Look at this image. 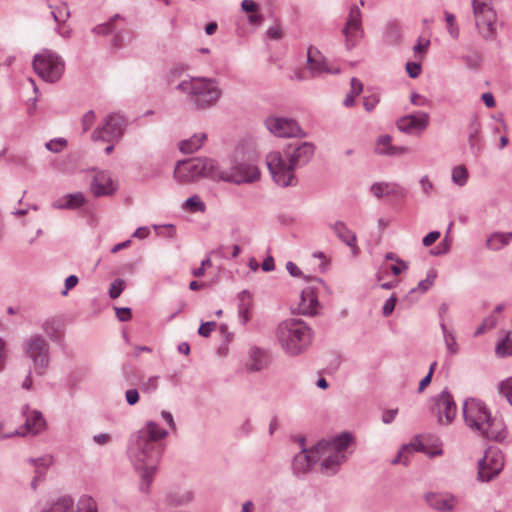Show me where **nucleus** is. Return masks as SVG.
Listing matches in <instances>:
<instances>
[{"mask_svg":"<svg viewBox=\"0 0 512 512\" xmlns=\"http://www.w3.org/2000/svg\"><path fill=\"white\" fill-rule=\"evenodd\" d=\"M194 498V494L188 489H177L165 494L163 502L167 506L177 507L189 504Z\"/></svg>","mask_w":512,"mask_h":512,"instance_id":"26","label":"nucleus"},{"mask_svg":"<svg viewBox=\"0 0 512 512\" xmlns=\"http://www.w3.org/2000/svg\"><path fill=\"white\" fill-rule=\"evenodd\" d=\"M275 338L286 355L296 357L303 354L310 347L313 332L303 320L289 318L277 325Z\"/></svg>","mask_w":512,"mask_h":512,"instance_id":"5","label":"nucleus"},{"mask_svg":"<svg viewBox=\"0 0 512 512\" xmlns=\"http://www.w3.org/2000/svg\"><path fill=\"white\" fill-rule=\"evenodd\" d=\"M95 118H96L95 113L92 110L86 112L83 115V117L81 119L83 132H87L92 127V125L94 124Z\"/></svg>","mask_w":512,"mask_h":512,"instance_id":"52","label":"nucleus"},{"mask_svg":"<svg viewBox=\"0 0 512 512\" xmlns=\"http://www.w3.org/2000/svg\"><path fill=\"white\" fill-rule=\"evenodd\" d=\"M412 455V448L409 445H404L397 456L392 460V464H403L408 465L410 462V456Z\"/></svg>","mask_w":512,"mask_h":512,"instance_id":"40","label":"nucleus"},{"mask_svg":"<svg viewBox=\"0 0 512 512\" xmlns=\"http://www.w3.org/2000/svg\"><path fill=\"white\" fill-rule=\"evenodd\" d=\"M78 284V277L70 275L65 280V290L61 292L62 295H67L68 291L73 289Z\"/></svg>","mask_w":512,"mask_h":512,"instance_id":"60","label":"nucleus"},{"mask_svg":"<svg viewBox=\"0 0 512 512\" xmlns=\"http://www.w3.org/2000/svg\"><path fill=\"white\" fill-rule=\"evenodd\" d=\"M265 126L276 137H306L299 124L291 118L270 116L265 120Z\"/></svg>","mask_w":512,"mask_h":512,"instance_id":"15","label":"nucleus"},{"mask_svg":"<svg viewBox=\"0 0 512 512\" xmlns=\"http://www.w3.org/2000/svg\"><path fill=\"white\" fill-rule=\"evenodd\" d=\"M449 231L450 229H448L445 238L436 247V250L433 252L434 255H442L449 252L452 243V240L449 237Z\"/></svg>","mask_w":512,"mask_h":512,"instance_id":"49","label":"nucleus"},{"mask_svg":"<svg viewBox=\"0 0 512 512\" xmlns=\"http://www.w3.org/2000/svg\"><path fill=\"white\" fill-rule=\"evenodd\" d=\"M425 500L431 508L442 512L452 511L455 506V498L449 495L428 493Z\"/></svg>","mask_w":512,"mask_h":512,"instance_id":"23","label":"nucleus"},{"mask_svg":"<svg viewBox=\"0 0 512 512\" xmlns=\"http://www.w3.org/2000/svg\"><path fill=\"white\" fill-rule=\"evenodd\" d=\"M445 20L447 22L449 35L457 39L459 37V27L455 23V16L452 13L446 12Z\"/></svg>","mask_w":512,"mask_h":512,"instance_id":"46","label":"nucleus"},{"mask_svg":"<svg viewBox=\"0 0 512 512\" xmlns=\"http://www.w3.org/2000/svg\"><path fill=\"white\" fill-rule=\"evenodd\" d=\"M29 462L35 467V471H43L47 469L53 462V458L50 455L43 457L30 459Z\"/></svg>","mask_w":512,"mask_h":512,"instance_id":"44","label":"nucleus"},{"mask_svg":"<svg viewBox=\"0 0 512 512\" xmlns=\"http://www.w3.org/2000/svg\"><path fill=\"white\" fill-rule=\"evenodd\" d=\"M206 139L207 136L205 133L194 134L189 139L181 141L179 143V149L185 154L194 153L203 145Z\"/></svg>","mask_w":512,"mask_h":512,"instance_id":"31","label":"nucleus"},{"mask_svg":"<svg viewBox=\"0 0 512 512\" xmlns=\"http://www.w3.org/2000/svg\"><path fill=\"white\" fill-rule=\"evenodd\" d=\"M268 364L267 354L258 347H252L249 351V361L246 367L251 372H257L264 369Z\"/></svg>","mask_w":512,"mask_h":512,"instance_id":"27","label":"nucleus"},{"mask_svg":"<svg viewBox=\"0 0 512 512\" xmlns=\"http://www.w3.org/2000/svg\"><path fill=\"white\" fill-rule=\"evenodd\" d=\"M117 190V183L107 171H97L91 182V191L96 197L110 196Z\"/></svg>","mask_w":512,"mask_h":512,"instance_id":"19","label":"nucleus"},{"mask_svg":"<svg viewBox=\"0 0 512 512\" xmlns=\"http://www.w3.org/2000/svg\"><path fill=\"white\" fill-rule=\"evenodd\" d=\"M115 310H116V316L120 321L125 322V321L130 320V318H131L130 308H126V307L115 308Z\"/></svg>","mask_w":512,"mask_h":512,"instance_id":"61","label":"nucleus"},{"mask_svg":"<svg viewBox=\"0 0 512 512\" xmlns=\"http://www.w3.org/2000/svg\"><path fill=\"white\" fill-rule=\"evenodd\" d=\"M396 302L397 298L394 295L386 300L382 310V313L385 317L389 316L393 312Z\"/></svg>","mask_w":512,"mask_h":512,"instance_id":"56","label":"nucleus"},{"mask_svg":"<svg viewBox=\"0 0 512 512\" xmlns=\"http://www.w3.org/2000/svg\"><path fill=\"white\" fill-rule=\"evenodd\" d=\"M441 329L443 331L446 348L451 355H455L458 352V345L454 334L447 330L446 325L441 323Z\"/></svg>","mask_w":512,"mask_h":512,"instance_id":"36","label":"nucleus"},{"mask_svg":"<svg viewBox=\"0 0 512 512\" xmlns=\"http://www.w3.org/2000/svg\"><path fill=\"white\" fill-rule=\"evenodd\" d=\"M375 151L379 155L396 156L408 152L406 147L394 146L389 135H382L377 139Z\"/></svg>","mask_w":512,"mask_h":512,"instance_id":"24","label":"nucleus"},{"mask_svg":"<svg viewBox=\"0 0 512 512\" xmlns=\"http://www.w3.org/2000/svg\"><path fill=\"white\" fill-rule=\"evenodd\" d=\"M22 414L25 416L24 431H16L18 435L39 434L46 427V421L38 410H31L28 405L23 406Z\"/></svg>","mask_w":512,"mask_h":512,"instance_id":"18","label":"nucleus"},{"mask_svg":"<svg viewBox=\"0 0 512 512\" xmlns=\"http://www.w3.org/2000/svg\"><path fill=\"white\" fill-rule=\"evenodd\" d=\"M216 180L241 185L244 183H252L260 178L258 167L244 160L235 158L231 160L229 166L220 167L216 165Z\"/></svg>","mask_w":512,"mask_h":512,"instance_id":"8","label":"nucleus"},{"mask_svg":"<svg viewBox=\"0 0 512 512\" xmlns=\"http://www.w3.org/2000/svg\"><path fill=\"white\" fill-rule=\"evenodd\" d=\"M314 150L315 147L310 142H295L287 145L283 152H270L266 156V163L275 183L282 187L296 185L294 170L307 164L312 159Z\"/></svg>","mask_w":512,"mask_h":512,"instance_id":"3","label":"nucleus"},{"mask_svg":"<svg viewBox=\"0 0 512 512\" xmlns=\"http://www.w3.org/2000/svg\"><path fill=\"white\" fill-rule=\"evenodd\" d=\"M429 118L430 117L427 112H418L417 114L406 115L397 121V127L400 131L407 134L422 132L427 129L429 125Z\"/></svg>","mask_w":512,"mask_h":512,"instance_id":"17","label":"nucleus"},{"mask_svg":"<svg viewBox=\"0 0 512 512\" xmlns=\"http://www.w3.org/2000/svg\"><path fill=\"white\" fill-rule=\"evenodd\" d=\"M139 392L137 389L135 388H131V389H128L126 392H125V399H126V402L133 406L135 405L136 403H138L139 401Z\"/></svg>","mask_w":512,"mask_h":512,"instance_id":"54","label":"nucleus"},{"mask_svg":"<svg viewBox=\"0 0 512 512\" xmlns=\"http://www.w3.org/2000/svg\"><path fill=\"white\" fill-rule=\"evenodd\" d=\"M504 467V458L501 451L489 449L483 458L478 461L477 478L481 482H488L497 476Z\"/></svg>","mask_w":512,"mask_h":512,"instance_id":"14","label":"nucleus"},{"mask_svg":"<svg viewBox=\"0 0 512 512\" xmlns=\"http://www.w3.org/2000/svg\"><path fill=\"white\" fill-rule=\"evenodd\" d=\"M496 354L501 357L512 355V338L511 332H507L505 337L497 344Z\"/></svg>","mask_w":512,"mask_h":512,"instance_id":"34","label":"nucleus"},{"mask_svg":"<svg viewBox=\"0 0 512 512\" xmlns=\"http://www.w3.org/2000/svg\"><path fill=\"white\" fill-rule=\"evenodd\" d=\"M398 413V409H390L386 410L382 414V421L385 424H390L394 421L396 415Z\"/></svg>","mask_w":512,"mask_h":512,"instance_id":"62","label":"nucleus"},{"mask_svg":"<svg viewBox=\"0 0 512 512\" xmlns=\"http://www.w3.org/2000/svg\"><path fill=\"white\" fill-rule=\"evenodd\" d=\"M440 238V232L439 231H432L428 233L422 240V243L425 247L431 246L433 243H435Z\"/></svg>","mask_w":512,"mask_h":512,"instance_id":"58","label":"nucleus"},{"mask_svg":"<svg viewBox=\"0 0 512 512\" xmlns=\"http://www.w3.org/2000/svg\"><path fill=\"white\" fill-rule=\"evenodd\" d=\"M304 441V438L300 439L302 451L293 460L295 473H306L320 461L321 472L334 475L347 459L346 450L352 438L348 433H343L329 441H320L311 449L304 448Z\"/></svg>","mask_w":512,"mask_h":512,"instance_id":"2","label":"nucleus"},{"mask_svg":"<svg viewBox=\"0 0 512 512\" xmlns=\"http://www.w3.org/2000/svg\"><path fill=\"white\" fill-rule=\"evenodd\" d=\"M51 16L58 24H64L70 18V11L66 3L57 6H49Z\"/></svg>","mask_w":512,"mask_h":512,"instance_id":"33","label":"nucleus"},{"mask_svg":"<svg viewBox=\"0 0 512 512\" xmlns=\"http://www.w3.org/2000/svg\"><path fill=\"white\" fill-rule=\"evenodd\" d=\"M177 89L186 93L190 101L200 109L214 106L222 95V90L214 78L194 77L179 83Z\"/></svg>","mask_w":512,"mask_h":512,"instance_id":"6","label":"nucleus"},{"mask_svg":"<svg viewBox=\"0 0 512 512\" xmlns=\"http://www.w3.org/2000/svg\"><path fill=\"white\" fill-rule=\"evenodd\" d=\"M126 287V283L122 279H116L111 283L109 288V295L112 299L118 298Z\"/></svg>","mask_w":512,"mask_h":512,"instance_id":"47","label":"nucleus"},{"mask_svg":"<svg viewBox=\"0 0 512 512\" xmlns=\"http://www.w3.org/2000/svg\"><path fill=\"white\" fill-rule=\"evenodd\" d=\"M216 326L217 324L214 321L202 323L198 329V333L203 337H208Z\"/></svg>","mask_w":512,"mask_h":512,"instance_id":"53","label":"nucleus"},{"mask_svg":"<svg viewBox=\"0 0 512 512\" xmlns=\"http://www.w3.org/2000/svg\"><path fill=\"white\" fill-rule=\"evenodd\" d=\"M85 203V197L83 193L77 192L68 194L62 199H59L53 203V207L56 209H77Z\"/></svg>","mask_w":512,"mask_h":512,"instance_id":"28","label":"nucleus"},{"mask_svg":"<svg viewBox=\"0 0 512 512\" xmlns=\"http://www.w3.org/2000/svg\"><path fill=\"white\" fill-rule=\"evenodd\" d=\"M480 124L477 121H473L470 125L469 135H468V142L470 145L471 150L474 154H478L481 150L480 146Z\"/></svg>","mask_w":512,"mask_h":512,"instance_id":"32","label":"nucleus"},{"mask_svg":"<svg viewBox=\"0 0 512 512\" xmlns=\"http://www.w3.org/2000/svg\"><path fill=\"white\" fill-rule=\"evenodd\" d=\"M466 425L473 431L494 441H503L506 437L504 423L493 418L490 409L480 399L468 398L462 407Z\"/></svg>","mask_w":512,"mask_h":512,"instance_id":"4","label":"nucleus"},{"mask_svg":"<svg viewBox=\"0 0 512 512\" xmlns=\"http://www.w3.org/2000/svg\"><path fill=\"white\" fill-rule=\"evenodd\" d=\"M329 228L334 232V234L341 242H343L351 249V253L354 256L359 254L360 249L357 245V236L352 230L348 228L346 223L343 221H335L334 223L329 224Z\"/></svg>","mask_w":512,"mask_h":512,"instance_id":"20","label":"nucleus"},{"mask_svg":"<svg viewBox=\"0 0 512 512\" xmlns=\"http://www.w3.org/2000/svg\"><path fill=\"white\" fill-rule=\"evenodd\" d=\"M468 180V171L465 166L458 165L452 170V181L458 186H464Z\"/></svg>","mask_w":512,"mask_h":512,"instance_id":"37","label":"nucleus"},{"mask_svg":"<svg viewBox=\"0 0 512 512\" xmlns=\"http://www.w3.org/2000/svg\"><path fill=\"white\" fill-rule=\"evenodd\" d=\"M116 19H120V15L116 14L108 22L95 26L92 32L97 35H106L111 33Z\"/></svg>","mask_w":512,"mask_h":512,"instance_id":"43","label":"nucleus"},{"mask_svg":"<svg viewBox=\"0 0 512 512\" xmlns=\"http://www.w3.org/2000/svg\"><path fill=\"white\" fill-rule=\"evenodd\" d=\"M345 38V47L351 50L358 45L364 36L362 27V13L357 5L350 7L349 15L346 24L342 30Z\"/></svg>","mask_w":512,"mask_h":512,"instance_id":"13","label":"nucleus"},{"mask_svg":"<svg viewBox=\"0 0 512 512\" xmlns=\"http://www.w3.org/2000/svg\"><path fill=\"white\" fill-rule=\"evenodd\" d=\"M512 240V232H494L486 240V248L492 251H499L507 246Z\"/></svg>","mask_w":512,"mask_h":512,"instance_id":"29","label":"nucleus"},{"mask_svg":"<svg viewBox=\"0 0 512 512\" xmlns=\"http://www.w3.org/2000/svg\"><path fill=\"white\" fill-rule=\"evenodd\" d=\"M216 163L211 159L195 158L179 162L174 169V177L182 183L192 182L199 177L216 180Z\"/></svg>","mask_w":512,"mask_h":512,"instance_id":"9","label":"nucleus"},{"mask_svg":"<svg viewBox=\"0 0 512 512\" xmlns=\"http://www.w3.org/2000/svg\"><path fill=\"white\" fill-rule=\"evenodd\" d=\"M436 271L435 270H430L428 273H427V276L425 279L421 280L419 283H418V286L417 288H413L411 289L410 293H413L415 292L416 290H419L421 291L422 293H425L434 283L435 279H436Z\"/></svg>","mask_w":512,"mask_h":512,"instance_id":"39","label":"nucleus"},{"mask_svg":"<svg viewBox=\"0 0 512 512\" xmlns=\"http://www.w3.org/2000/svg\"><path fill=\"white\" fill-rule=\"evenodd\" d=\"M65 63L54 51L43 49L33 59L35 73L48 83L57 82L63 75Z\"/></svg>","mask_w":512,"mask_h":512,"instance_id":"10","label":"nucleus"},{"mask_svg":"<svg viewBox=\"0 0 512 512\" xmlns=\"http://www.w3.org/2000/svg\"><path fill=\"white\" fill-rule=\"evenodd\" d=\"M319 302L315 291L311 287L305 288L300 296L298 303V312L302 315L312 316L317 313Z\"/></svg>","mask_w":512,"mask_h":512,"instance_id":"22","label":"nucleus"},{"mask_svg":"<svg viewBox=\"0 0 512 512\" xmlns=\"http://www.w3.org/2000/svg\"><path fill=\"white\" fill-rule=\"evenodd\" d=\"M125 129V119L119 113L107 115L103 124L97 127L92 135L93 141L117 142L122 137Z\"/></svg>","mask_w":512,"mask_h":512,"instance_id":"12","label":"nucleus"},{"mask_svg":"<svg viewBox=\"0 0 512 512\" xmlns=\"http://www.w3.org/2000/svg\"><path fill=\"white\" fill-rule=\"evenodd\" d=\"M408 268V265L405 261L401 260V259H396V264L395 265H392L390 266V270L391 272L394 274V275H399L401 274L403 271H405L406 269Z\"/></svg>","mask_w":512,"mask_h":512,"instance_id":"59","label":"nucleus"},{"mask_svg":"<svg viewBox=\"0 0 512 512\" xmlns=\"http://www.w3.org/2000/svg\"><path fill=\"white\" fill-rule=\"evenodd\" d=\"M42 512H74V500L69 495L60 496Z\"/></svg>","mask_w":512,"mask_h":512,"instance_id":"30","label":"nucleus"},{"mask_svg":"<svg viewBox=\"0 0 512 512\" xmlns=\"http://www.w3.org/2000/svg\"><path fill=\"white\" fill-rule=\"evenodd\" d=\"M401 38L400 29L396 24L390 23L387 26L385 39L389 44H396Z\"/></svg>","mask_w":512,"mask_h":512,"instance_id":"41","label":"nucleus"},{"mask_svg":"<svg viewBox=\"0 0 512 512\" xmlns=\"http://www.w3.org/2000/svg\"><path fill=\"white\" fill-rule=\"evenodd\" d=\"M26 356L32 361L34 370L43 375L50 363V346L41 335H32L23 344Z\"/></svg>","mask_w":512,"mask_h":512,"instance_id":"11","label":"nucleus"},{"mask_svg":"<svg viewBox=\"0 0 512 512\" xmlns=\"http://www.w3.org/2000/svg\"><path fill=\"white\" fill-rule=\"evenodd\" d=\"M406 71L411 78H417L421 73V65L416 62H408Z\"/></svg>","mask_w":512,"mask_h":512,"instance_id":"55","label":"nucleus"},{"mask_svg":"<svg viewBox=\"0 0 512 512\" xmlns=\"http://www.w3.org/2000/svg\"><path fill=\"white\" fill-rule=\"evenodd\" d=\"M58 321L54 318H49V319H46L43 324H42V329L44 330V332L49 335V336H52L54 335L57 330H58Z\"/></svg>","mask_w":512,"mask_h":512,"instance_id":"51","label":"nucleus"},{"mask_svg":"<svg viewBox=\"0 0 512 512\" xmlns=\"http://www.w3.org/2000/svg\"><path fill=\"white\" fill-rule=\"evenodd\" d=\"M67 145V141L64 138L52 139L45 144V147L54 153L62 151Z\"/></svg>","mask_w":512,"mask_h":512,"instance_id":"48","label":"nucleus"},{"mask_svg":"<svg viewBox=\"0 0 512 512\" xmlns=\"http://www.w3.org/2000/svg\"><path fill=\"white\" fill-rule=\"evenodd\" d=\"M498 392L510 405H512V377H509L498 384Z\"/></svg>","mask_w":512,"mask_h":512,"instance_id":"38","label":"nucleus"},{"mask_svg":"<svg viewBox=\"0 0 512 512\" xmlns=\"http://www.w3.org/2000/svg\"><path fill=\"white\" fill-rule=\"evenodd\" d=\"M498 322L497 316L494 314L489 315L487 318H485L482 322V324L476 329L474 335L479 336L483 333H485L488 330H491L496 326Z\"/></svg>","mask_w":512,"mask_h":512,"instance_id":"42","label":"nucleus"},{"mask_svg":"<svg viewBox=\"0 0 512 512\" xmlns=\"http://www.w3.org/2000/svg\"><path fill=\"white\" fill-rule=\"evenodd\" d=\"M380 101L377 94L367 95L363 98V107L367 112L373 111Z\"/></svg>","mask_w":512,"mask_h":512,"instance_id":"50","label":"nucleus"},{"mask_svg":"<svg viewBox=\"0 0 512 512\" xmlns=\"http://www.w3.org/2000/svg\"><path fill=\"white\" fill-rule=\"evenodd\" d=\"M420 186L423 193L427 195L433 190V184L426 175L420 179Z\"/></svg>","mask_w":512,"mask_h":512,"instance_id":"64","label":"nucleus"},{"mask_svg":"<svg viewBox=\"0 0 512 512\" xmlns=\"http://www.w3.org/2000/svg\"><path fill=\"white\" fill-rule=\"evenodd\" d=\"M370 190L377 198H382L384 196L403 197L405 195L404 188L396 183L377 182L371 186Z\"/></svg>","mask_w":512,"mask_h":512,"instance_id":"25","label":"nucleus"},{"mask_svg":"<svg viewBox=\"0 0 512 512\" xmlns=\"http://www.w3.org/2000/svg\"><path fill=\"white\" fill-rule=\"evenodd\" d=\"M306 67L313 77L319 76L323 73H338V70L332 71L328 68L325 57L322 53L314 47H309L307 50V64Z\"/></svg>","mask_w":512,"mask_h":512,"instance_id":"21","label":"nucleus"},{"mask_svg":"<svg viewBox=\"0 0 512 512\" xmlns=\"http://www.w3.org/2000/svg\"><path fill=\"white\" fill-rule=\"evenodd\" d=\"M167 435L168 432L156 422L148 421L130 439L129 457L136 470L140 472V490L144 493L149 491L163 450L160 440Z\"/></svg>","mask_w":512,"mask_h":512,"instance_id":"1","label":"nucleus"},{"mask_svg":"<svg viewBox=\"0 0 512 512\" xmlns=\"http://www.w3.org/2000/svg\"><path fill=\"white\" fill-rule=\"evenodd\" d=\"M158 376H150L146 380L141 381L140 388L144 393H152L158 388Z\"/></svg>","mask_w":512,"mask_h":512,"instance_id":"45","label":"nucleus"},{"mask_svg":"<svg viewBox=\"0 0 512 512\" xmlns=\"http://www.w3.org/2000/svg\"><path fill=\"white\" fill-rule=\"evenodd\" d=\"M474 25L478 36L494 41L498 35V15L491 0H471Z\"/></svg>","mask_w":512,"mask_h":512,"instance_id":"7","label":"nucleus"},{"mask_svg":"<svg viewBox=\"0 0 512 512\" xmlns=\"http://www.w3.org/2000/svg\"><path fill=\"white\" fill-rule=\"evenodd\" d=\"M267 36L273 40H280L283 37L282 29L279 25L270 27L267 32Z\"/></svg>","mask_w":512,"mask_h":512,"instance_id":"57","label":"nucleus"},{"mask_svg":"<svg viewBox=\"0 0 512 512\" xmlns=\"http://www.w3.org/2000/svg\"><path fill=\"white\" fill-rule=\"evenodd\" d=\"M183 208L190 212H204L206 206L198 195H193L184 202Z\"/></svg>","mask_w":512,"mask_h":512,"instance_id":"35","label":"nucleus"},{"mask_svg":"<svg viewBox=\"0 0 512 512\" xmlns=\"http://www.w3.org/2000/svg\"><path fill=\"white\" fill-rule=\"evenodd\" d=\"M432 412L437 416V421L441 425H449L454 420L457 413V406L453 396L445 389L433 399Z\"/></svg>","mask_w":512,"mask_h":512,"instance_id":"16","label":"nucleus"},{"mask_svg":"<svg viewBox=\"0 0 512 512\" xmlns=\"http://www.w3.org/2000/svg\"><path fill=\"white\" fill-rule=\"evenodd\" d=\"M350 84H351V89H350V92H352L354 95H360L361 92L363 91V84L361 83L360 80H358L357 78L353 77L350 81Z\"/></svg>","mask_w":512,"mask_h":512,"instance_id":"63","label":"nucleus"}]
</instances>
